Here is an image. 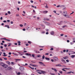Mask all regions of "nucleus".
<instances>
[{
  "mask_svg": "<svg viewBox=\"0 0 75 75\" xmlns=\"http://www.w3.org/2000/svg\"><path fill=\"white\" fill-rule=\"evenodd\" d=\"M59 72L60 73V74H62V71H59Z\"/></svg>",
  "mask_w": 75,
  "mask_h": 75,
  "instance_id": "a19ab883",
  "label": "nucleus"
},
{
  "mask_svg": "<svg viewBox=\"0 0 75 75\" xmlns=\"http://www.w3.org/2000/svg\"><path fill=\"white\" fill-rule=\"evenodd\" d=\"M46 21H50V19H47Z\"/></svg>",
  "mask_w": 75,
  "mask_h": 75,
  "instance_id": "4d7b16f0",
  "label": "nucleus"
},
{
  "mask_svg": "<svg viewBox=\"0 0 75 75\" xmlns=\"http://www.w3.org/2000/svg\"><path fill=\"white\" fill-rule=\"evenodd\" d=\"M0 65H1L2 67H3V66H4V64L3 63H0Z\"/></svg>",
  "mask_w": 75,
  "mask_h": 75,
  "instance_id": "dca6fc26",
  "label": "nucleus"
},
{
  "mask_svg": "<svg viewBox=\"0 0 75 75\" xmlns=\"http://www.w3.org/2000/svg\"><path fill=\"white\" fill-rule=\"evenodd\" d=\"M37 57H41V55H40V54H38Z\"/></svg>",
  "mask_w": 75,
  "mask_h": 75,
  "instance_id": "7c9ffc66",
  "label": "nucleus"
},
{
  "mask_svg": "<svg viewBox=\"0 0 75 75\" xmlns=\"http://www.w3.org/2000/svg\"><path fill=\"white\" fill-rule=\"evenodd\" d=\"M45 57H44V55H43V56L42 57V59H44Z\"/></svg>",
  "mask_w": 75,
  "mask_h": 75,
  "instance_id": "ea45409f",
  "label": "nucleus"
},
{
  "mask_svg": "<svg viewBox=\"0 0 75 75\" xmlns=\"http://www.w3.org/2000/svg\"><path fill=\"white\" fill-rule=\"evenodd\" d=\"M30 2H31V3H33V1H32V0L30 1Z\"/></svg>",
  "mask_w": 75,
  "mask_h": 75,
  "instance_id": "864d4df0",
  "label": "nucleus"
},
{
  "mask_svg": "<svg viewBox=\"0 0 75 75\" xmlns=\"http://www.w3.org/2000/svg\"><path fill=\"white\" fill-rule=\"evenodd\" d=\"M1 51H2V52H5V50H1Z\"/></svg>",
  "mask_w": 75,
  "mask_h": 75,
  "instance_id": "79ce46f5",
  "label": "nucleus"
},
{
  "mask_svg": "<svg viewBox=\"0 0 75 75\" xmlns=\"http://www.w3.org/2000/svg\"><path fill=\"white\" fill-rule=\"evenodd\" d=\"M66 61H67V62H69V60L68 59Z\"/></svg>",
  "mask_w": 75,
  "mask_h": 75,
  "instance_id": "3c124183",
  "label": "nucleus"
},
{
  "mask_svg": "<svg viewBox=\"0 0 75 75\" xmlns=\"http://www.w3.org/2000/svg\"><path fill=\"white\" fill-rule=\"evenodd\" d=\"M47 18H44V20H47Z\"/></svg>",
  "mask_w": 75,
  "mask_h": 75,
  "instance_id": "a18cd8bd",
  "label": "nucleus"
},
{
  "mask_svg": "<svg viewBox=\"0 0 75 75\" xmlns=\"http://www.w3.org/2000/svg\"><path fill=\"white\" fill-rule=\"evenodd\" d=\"M19 69L21 71H24V67H20L19 68Z\"/></svg>",
  "mask_w": 75,
  "mask_h": 75,
  "instance_id": "f257e3e1",
  "label": "nucleus"
},
{
  "mask_svg": "<svg viewBox=\"0 0 75 75\" xmlns=\"http://www.w3.org/2000/svg\"><path fill=\"white\" fill-rule=\"evenodd\" d=\"M4 46L5 47H7V45H4Z\"/></svg>",
  "mask_w": 75,
  "mask_h": 75,
  "instance_id": "0e129e2a",
  "label": "nucleus"
},
{
  "mask_svg": "<svg viewBox=\"0 0 75 75\" xmlns=\"http://www.w3.org/2000/svg\"><path fill=\"white\" fill-rule=\"evenodd\" d=\"M20 26L21 27H23V25L21 24L20 25Z\"/></svg>",
  "mask_w": 75,
  "mask_h": 75,
  "instance_id": "4c0bfd02",
  "label": "nucleus"
},
{
  "mask_svg": "<svg viewBox=\"0 0 75 75\" xmlns=\"http://www.w3.org/2000/svg\"><path fill=\"white\" fill-rule=\"evenodd\" d=\"M45 7V8H48V6H47V4H46V6Z\"/></svg>",
  "mask_w": 75,
  "mask_h": 75,
  "instance_id": "cd10ccee",
  "label": "nucleus"
},
{
  "mask_svg": "<svg viewBox=\"0 0 75 75\" xmlns=\"http://www.w3.org/2000/svg\"><path fill=\"white\" fill-rule=\"evenodd\" d=\"M11 64H12V65H13V64H14V62H11Z\"/></svg>",
  "mask_w": 75,
  "mask_h": 75,
  "instance_id": "8fccbe9b",
  "label": "nucleus"
},
{
  "mask_svg": "<svg viewBox=\"0 0 75 75\" xmlns=\"http://www.w3.org/2000/svg\"><path fill=\"white\" fill-rule=\"evenodd\" d=\"M11 24H13V21H11Z\"/></svg>",
  "mask_w": 75,
  "mask_h": 75,
  "instance_id": "e2e57ef3",
  "label": "nucleus"
},
{
  "mask_svg": "<svg viewBox=\"0 0 75 75\" xmlns=\"http://www.w3.org/2000/svg\"><path fill=\"white\" fill-rule=\"evenodd\" d=\"M9 45H8V47H10L11 46V43H9L8 44Z\"/></svg>",
  "mask_w": 75,
  "mask_h": 75,
  "instance_id": "5701e85b",
  "label": "nucleus"
},
{
  "mask_svg": "<svg viewBox=\"0 0 75 75\" xmlns=\"http://www.w3.org/2000/svg\"><path fill=\"white\" fill-rule=\"evenodd\" d=\"M5 26L6 27H7L8 28H10V27H9V26L8 25H5Z\"/></svg>",
  "mask_w": 75,
  "mask_h": 75,
  "instance_id": "ddd939ff",
  "label": "nucleus"
},
{
  "mask_svg": "<svg viewBox=\"0 0 75 75\" xmlns=\"http://www.w3.org/2000/svg\"><path fill=\"white\" fill-rule=\"evenodd\" d=\"M50 34H51V35H54V31H52L50 33Z\"/></svg>",
  "mask_w": 75,
  "mask_h": 75,
  "instance_id": "9d476101",
  "label": "nucleus"
},
{
  "mask_svg": "<svg viewBox=\"0 0 75 75\" xmlns=\"http://www.w3.org/2000/svg\"><path fill=\"white\" fill-rule=\"evenodd\" d=\"M66 26H67L66 25H64V26H63V28H65V27H66Z\"/></svg>",
  "mask_w": 75,
  "mask_h": 75,
  "instance_id": "49530a36",
  "label": "nucleus"
},
{
  "mask_svg": "<svg viewBox=\"0 0 75 75\" xmlns=\"http://www.w3.org/2000/svg\"><path fill=\"white\" fill-rule=\"evenodd\" d=\"M3 54L4 55H3V56H4V57H6V56H7V55L6 54V53L4 52L3 53Z\"/></svg>",
  "mask_w": 75,
  "mask_h": 75,
  "instance_id": "aec40b11",
  "label": "nucleus"
},
{
  "mask_svg": "<svg viewBox=\"0 0 75 75\" xmlns=\"http://www.w3.org/2000/svg\"><path fill=\"white\" fill-rule=\"evenodd\" d=\"M0 61H3V59L1 58H0Z\"/></svg>",
  "mask_w": 75,
  "mask_h": 75,
  "instance_id": "6e6d98bb",
  "label": "nucleus"
},
{
  "mask_svg": "<svg viewBox=\"0 0 75 75\" xmlns=\"http://www.w3.org/2000/svg\"><path fill=\"white\" fill-rule=\"evenodd\" d=\"M15 60H16V61H21V59H15Z\"/></svg>",
  "mask_w": 75,
  "mask_h": 75,
  "instance_id": "393cba45",
  "label": "nucleus"
},
{
  "mask_svg": "<svg viewBox=\"0 0 75 75\" xmlns=\"http://www.w3.org/2000/svg\"><path fill=\"white\" fill-rule=\"evenodd\" d=\"M7 69H8V70H12L13 69H12V68H11L10 67H8L7 68Z\"/></svg>",
  "mask_w": 75,
  "mask_h": 75,
  "instance_id": "0eeeda50",
  "label": "nucleus"
},
{
  "mask_svg": "<svg viewBox=\"0 0 75 75\" xmlns=\"http://www.w3.org/2000/svg\"><path fill=\"white\" fill-rule=\"evenodd\" d=\"M14 55H16V56H17V55H17V54L16 53H14Z\"/></svg>",
  "mask_w": 75,
  "mask_h": 75,
  "instance_id": "09e8293b",
  "label": "nucleus"
},
{
  "mask_svg": "<svg viewBox=\"0 0 75 75\" xmlns=\"http://www.w3.org/2000/svg\"><path fill=\"white\" fill-rule=\"evenodd\" d=\"M8 14H10V11H8Z\"/></svg>",
  "mask_w": 75,
  "mask_h": 75,
  "instance_id": "69168bd1",
  "label": "nucleus"
},
{
  "mask_svg": "<svg viewBox=\"0 0 75 75\" xmlns=\"http://www.w3.org/2000/svg\"><path fill=\"white\" fill-rule=\"evenodd\" d=\"M27 25V24L26 23H25L24 25V26H25L26 25Z\"/></svg>",
  "mask_w": 75,
  "mask_h": 75,
  "instance_id": "c03bdc74",
  "label": "nucleus"
},
{
  "mask_svg": "<svg viewBox=\"0 0 75 75\" xmlns=\"http://www.w3.org/2000/svg\"><path fill=\"white\" fill-rule=\"evenodd\" d=\"M7 67H8V66H7V65L4 64V65L3 67H4V68H7Z\"/></svg>",
  "mask_w": 75,
  "mask_h": 75,
  "instance_id": "423d86ee",
  "label": "nucleus"
},
{
  "mask_svg": "<svg viewBox=\"0 0 75 75\" xmlns=\"http://www.w3.org/2000/svg\"><path fill=\"white\" fill-rule=\"evenodd\" d=\"M39 63L40 65H43L44 64V63H43L41 62H39Z\"/></svg>",
  "mask_w": 75,
  "mask_h": 75,
  "instance_id": "f8f14e48",
  "label": "nucleus"
},
{
  "mask_svg": "<svg viewBox=\"0 0 75 75\" xmlns=\"http://www.w3.org/2000/svg\"><path fill=\"white\" fill-rule=\"evenodd\" d=\"M6 63L8 64V65H10V62L8 61H6Z\"/></svg>",
  "mask_w": 75,
  "mask_h": 75,
  "instance_id": "a211bd4d",
  "label": "nucleus"
},
{
  "mask_svg": "<svg viewBox=\"0 0 75 75\" xmlns=\"http://www.w3.org/2000/svg\"><path fill=\"white\" fill-rule=\"evenodd\" d=\"M3 58L5 60H7V58L3 57Z\"/></svg>",
  "mask_w": 75,
  "mask_h": 75,
  "instance_id": "a878e982",
  "label": "nucleus"
},
{
  "mask_svg": "<svg viewBox=\"0 0 75 75\" xmlns=\"http://www.w3.org/2000/svg\"><path fill=\"white\" fill-rule=\"evenodd\" d=\"M19 54H20V55H23V54L21 53V52H19Z\"/></svg>",
  "mask_w": 75,
  "mask_h": 75,
  "instance_id": "bb28decb",
  "label": "nucleus"
},
{
  "mask_svg": "<svg viewBox=\"0 0 75 75\" xmlns=\"http://www.w3.org/2000/svg\"><path fill=\"white\" fill-rule=\"evenodd\" d=\"M64 14H67V12L65 11H64L63 12Z\"/></svg>",
  "mask_w": 75,
  "mask_h": 75,
  "instance_id": "c85d7f7f",
  "label": "nucleus"
},
{
  "mask_svg": "<svg viewBox=\"0 0 75 75\" xmlns=\"http://www.w3.org/2000/svg\"><path fill=\"white\" fill-rule=\"evenodd\" d=\"M32 57H34V56H35L34 54H32Z\"/></svg>",
  "mask_w": 75,
  "mask_h": 75,
  "instance_id": "e433bc0d",
  "label": "nucleus"
},
{
  "mask_svg": "<svg viewBox=\"0 0 75 75\" xmlns=\"http://www.w3.org/2000/svg\"><path fill=\"white\" fill-rule=\"evenodd\" d=\"M26 46H28V44H26Z\"/></svg>",
  "mask_w": 75,
  "mask_h": 75,
  "instance_id": "774afa93",
  "label": "nucleus"
},
{
  "mask_svg": "<svg viewBox=\"0 0 75 75\" xmlns=\"http://www.w3.org/2000/svg\"><path fill=\"white\" fill-rule=\"evenodd\" d=\"M63 59H68V57H63Z\"/></svg>",
  "mask_w": 75,
  "mask_h": 75,
  "instance_id": "412c9836",
  "label": "nucleus"
},
{
  "mask_svg": "<svg viewBox=\"0 0 75 75\" xmlns=\"http://www.w3.org/2000/svg\"><path fill=\"white\" fill-rule=\"evenodd\" d=\"M65 69H68V70H69V69H70L69 68H64L63 69H62V70L63 71H65V72H66V71H66L65 70Z\"/></svg>",
  "mask_w": 75,
  "mask_h": 75,
  "instance_id": "f03ea898",
  "label": "nucleus"
},
{
  "mask_svg": "<svg viewBox=\"0 0 75 75\" xmlns=\"http://www.w3.org/2000/svg\"><path fill=\"white\" fill-rule=\"evenodd\" d=\"M71 57L72 58H74L75 57V55H72Z\"/></svg>",
  "mask_w": 75,
  "mask_h": 75,
  "instance_id": "c756f323",
  "label": "nucleus"
},
{
  "mask_svg": "<svg viewBox=\"0 0 75 75\" xmlns=\"http://www.w3.org/2000/svg\"><path fill=\"white\" fill-rule=\"evenodd\" d=\"M41 72H42V73L43 74H44V73H45V72L44 71H42Z\"/></svg>",
  "mask_w": 75,
  "mask_h": 75,
  "instance_id": "f704fd0d",
  "label": "nucleus"
},
{
  "mask_svg": "<svg viewBox=\"0 0 75 75\" xmlns=\"http://www.w3.org/2000/svg\"><path fill=\"white\" fill-rule=\"evenodd\" d=\"M16 16L18 17V16H19V15L18 14H16Z\"/></svg>",
  "mask_w": 75,
  "mask_h": 75,
  "instance_id": "13d9d810",
  "label": "nucleus"
},
{
  "mask_svg": "<svg viewBox=\"0 0 75 75\" xmlns=\"http://www.w3.org/2000/svg\"><path fill=\"white\" fill-rule=\"evenodd\" d=\"M56 67H62V66L60 64H59L56 65Z\"/></svg>",
  "mask_w": 75,
  "mask_h": 75,
  "instance_id": "6e6552de",
  "label": "nucleus"
},
{
  "mask_svg": "<svg viewBox=\"0 0 75 75\" xmlns=\"http://www.w3.org/2000/svg\"><path fill=\"white\" fill-rule=\"evenodd\" d=\"M6 41H10V40L8 39H6Z\"/></svg>",
  "mask_w": 75,
  "mask_h": 75,
  "instance_id": "c9c22d12",
  "label": "nucleus"
},
{
  "mask_svg": "<svg viewBox=\"0 0 75 75\" xmlns=\"http://www.w3.org/2000/svg\"><path fill=\"white\" fill-rule=\"evenodd\" d=\"M63 52H66V50H64L63 51Z\"/></svg>",
  "mask_w": 75,
  "mask_h": 75,
  "instance_id": "de8ad7c7",
  "label": "nucleus"
},
{
  "mask_svg": "<svg viewBox=\"0 0 75 75\" xmlns=\"http://www.w3.org/2000/svg\"><path fill=\"white\" fill-rule=\"evenodd\" d=\"M49 54V53H46L45 54V55H48Z\"/></svg>",
  "mask_w": 75,
  "mask_h": 75,
  "instance_id": "338daca9",
  "label": "nucleus"
},
{
  "mask_svg": "<svg viewBox=\"0 0 75 75\" xmlns=\"http://www.w3.org/2000/svg\"><path fill=\"white\" fill-rule=\"evenodd\" d=\"M54 59L55 61H57V60H58V58L56 57H54Z\"/></svg>",
  "mask_w": 75,
  "mask_h": 75,
  "instance_id": "9b49d317",
  "label": "nucleus"
},
{
  "mask_svg": "<svg viewBox=\"0 0 75 75\" xmlns=\"http://www.w3.org/2000/svg\"><path fill=\"white\" fill-rule=\"evenodd\" d=\"M32 66H33V67H38V65H32Z\"/></svg>",
  "mask_w": 75,
  "mask_h": 75,
  "instance_id": "2f4dec72",
  "label": "nucleus"
},
{
  "mask_svg": "<svg viewBox=\"0 0 75 75\" xmlns=\"http://www.w3.org/2000/svg\"><path fill=\"white\" fill-rule=\"evenodd\" d=\"M9 55H11V52H9L8 53Z\"/></svg>",
  "mask_w": 75,
  "mask_h": 75,
  "instance_id": "37998d69",
  "label": "nucleus"
},
{
  "mask_svg": "<svg viewBox=\"0 0 75 75\" xmlns=\"http://www.w3.org/2000/svg\"><path fill=\"white\" fill-rule=\"evenodd\" d=\"M45 58V59H46V60H47V61H50V58H47V57H46Z\"/></svg>",
  "mask_w": 75,
  "mask_h": 75,
  "instance_id": "6ab92c4d",
  "label": "nucleus"
},
{
  "mask_svg": "<svg viewBox=\"0 0 75 75\" xmlns=\"http://www.w3.org/2000/svg\"><path fill=\"white\" fill-rule=\"evenodd\" d=\"M10 20H7V22H8V23H9V22H10Z\"/></svg>",
  "mask_w": 75,
  "mask_h": 75,
  "instance_id": "603ef678",
  "label": "nucleus"
},
{
  "mask_svg": "<svg viewBox=\"0 0 75 75\" xmlns=\"http://www.w3.org/2000/svg\"><path fill=\"white\" fill-rule=\"evenodd\" d=\"M28 43H29V44H31V42H30V41H29L28 42Z\"/></svg>",
  "mask_w": 75,
  "mask_h": 75,
  "instance_id": "473e14b6",
  "label": "nucleus"
},
{
  "mask_svg": "<svg viewBox=\"0 0 75 75\" xmlns=\"http://www.w3.org/2000/svg\"><path fill=\"white\" fill-rule=\"evenodd\" d=\"M74 44V43H73V42H70V44L71 45H72V44Z\"/></svg>",
  "mask_w": 75,
  "mask_h": 75,
  "instance_id": "bf43d9fd",
  "label": "nucleus"
},
{
  "mask_svg": "<svg viewBox=\"0 0 75 75\" xmlns=\"http://www.w3.org/2000/svg\"><path fill=\"white\" fill-rule=\"evenodd\" d=\"M66 74H71V72L70 71V72L66 73Z\"/></svg>",
  "mask_w": 75,
  "mask_h": 75,
  "instance_id": "b1692460",
  "label": "nucleus"
},
{
  "mask_svg": "<svg viewBox=\"0 0 75 75\" xmlns=\"http://www.w3.org/2000/svg\"><path fill=\"white\" fill-rule=\"evenodd\" d=\"M34 51L36 52L35 53L36 54H38L40 52L39 51L37 50L35 51V50H34Z\"/></svg>",
  "mask_w": 75,
  "mask_h": 75,
  "instance_id": "1a4fd4ad",
  "label": "nucleus"
},
{
  "mask_svg": "<svg viewBox=\"0 0 75 75\" xmlns=\"http://www.w3.org/2000/svg\"><path fill=\"white\" fill-rule=\"evenodd\" d=\"M1 40H6V38H1Z\"/></svg>",
  "mask_w": 75,
  "mask_h": 75,
  "instance_id": "4be33fe9",
  "label": "nucleus"
},
{
  "mask_svg": "<svg viewBox=\"0 0 75 75\" xmlns=\"http://www.w3.org/2000/svg\"><path fill=\"white\" fill-rule=\"evenodd\" d=\"M3 22L4 23H6L7 22V21H3Z\"/></svg>",
  "mask_w": 75,
  "mask_h": 75,
  "instance_id": "5fc2aeb1",
  "label": "nucleus"
},
{
  "mask_svg": "<svg viewBox=\"0 0 75 75\" xmlns=\"http://www.w3.org/2000/svg\"><path fill=\"white\" fill-rule=\"evenodd\" d=\"M17 42L18 43V45H21V44H20L21 43V42L20 41H18Z\"/></svg>",
  "mask_w": 75,
  "mask_h": 75,
  "instance_id": "4468645a",
  "label": "nucleus"
},
{
  "mask_svg": "<svg viewBox=\"0 0 75 75\" xmlns=\"http://www.w3.org/2000/svg\"><path fill=\"white\" fill-rule=\"evenodd\" d=\"M20 72H18V73H17V74H18V75H20Z\"/></svg>",
  "mask_w": 75,
  "mask_h": 75,
  "instance_id": "052dcab7",
  "label": "nucleus"
},
{
  "mask_svg": "<svg viewBox=\"0 0 75 75\" xmlns=\"http://www.w3.org/2000/svg\"><path fill=\"white\" fill-rule=\"evenodd\" d=\"M52 70H54V71L55 72H57V69H54L53 68H52Z\"/></svg>",
  "mask_w": 75,
  "mask_h": 75,
  "instance_id": "39448f33",
  "label": "nucleus"
},
{
  "mask_svg": "<svg viewBox=\"0 0 75 75\" xmlns=\"http://www.w3.org/2000/svg\"><path fill=\"white\" fill-rule=\"evenodd\" d=\"M64 17H66L67 18H69V16L68 15L64 14Z\"/></svg>",
  "mask_w": 75,
  "mask_h": 75,
  "instance_id": "7ed1b4c3",
  "label": "nucleus"
},
{
  "mask_svg": "<svg viewBox=\"0 0 75 75\" xmlns=\"http://www.w3.org/2000/svg\"><path fill=\"white\" fill-rule=\"evenodd\" d=\"M44 23H45V24H49V25H50V23L47 22L46 21H44Z\"/></svg>",
  "mask_w": 75,
  "mask_h": 75,
  "instance_id": "2eb2a0df",
  "label": "nucleus"
},
{
  "mask_svg": "<svg viewBox=\"0 0 75 75\" xmlns=\"http://www.w3.org/2000/svg\"><path fill=\"white\" fill-rule=\"evenodd\" d=\"M30 68H31V69H34V68H32L31 67H29Z\"/></svg>",
  "mask_w": 75,
  "mask_h": 75,
  "instance_id": "58836bf2",
  "label": "nucleus"
},
{
  "mask_svg": "<svg viewBox=\"0 0 75 75\" xmlns=\"http://www.w3.org/2000/svg\"><path fill=\"white\" fill-rule=\"evenodd\" d=\"M50 50L51 51H52V50H54V48H52L50 49Z\"/></svg>",
  "mask_w": 75,
  "mask_h": 75,
  "instance_id": "72a5a7b5",
  "label": "nucleus"
},
{
  "mask_svg": "<svg viewBox=\"0 0 75 75\" xmlns=\"http://www.w3.org/2000/svg\"><path fill=\"white\" fill-rule=\"evenodd\" d=\"M25 54L26 55H28V56H30V57H31V54H29L28 53H26Z\"/></svg>",
  "mask_w": 75,
  "mask_h": 75,
  "instance_id": "20e7f679",
  "label": "nucleus"
},
{
  "mask_svg": "<svg viewBox=\"0 0 75 75\" xmlns=\"http://www.w3.org/2000/svg\"><path fill=\"white\" fill-rule=\"evenodd\" d=\"M23 31H25V28H23Z\"/></svg>",
  "mask_w": 75,
  "mask_h": 75,
  "instance_id": "680f3d73",
  "label": "nucleus"
},
{
  "mask_svg": "<svg viewBox=\"0 0 75 75\" xmlns=\"http://www.w3.org/2000/svg\"><path fill=\"white\" fill-rule=\"evenodd\" d=\"M48 13V11H44L43 12V13L44 14H46V13Z\"/></svg>",
  "mask_w": 75,
  "mask_h": 75,
  "instance_id": "f3484780",
  "label": "nucleus"
}]
</instances>
